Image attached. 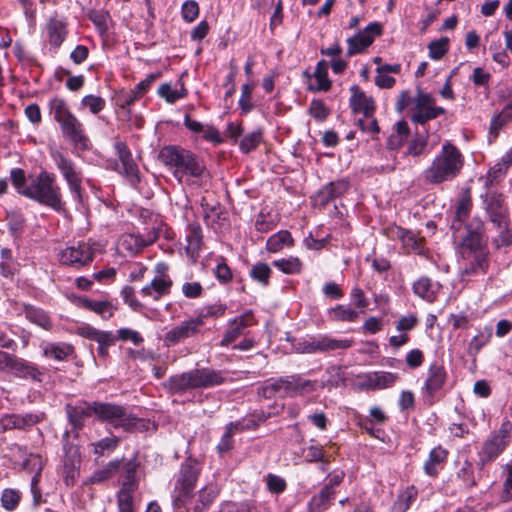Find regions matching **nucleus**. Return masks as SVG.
<instances>
[{
  "mask_svg": "<svg viewBox=\"0 0 512 512\" xmlns=\"http://www.w3.org/2000/svg\"><path fill=\"white\" fill-rule=\"evenodd\" d=\"M315 389L316 381L304 379L299 375H290L265 381L258 393L264 398L269 399L276 395L286 397L307 394L315 391Z\"/></svg>",
  "mask_w": 512,
  "mask_h": 512,
  "instance_id": "obj_5",
  "label": "nucleus"
},
{
  "mask_svg": "<svg viewBox=\"0 0 512 512\" xmlns=\"http://www.w3.org/2000/svg\"><path fill=\"white\" fill-rule=\"evenodd\" d=\"M263 140V130L258 128L251 133L246 134L239 141V149L242 153H249L255 150Z\"/></svg>",
  "mask_w": 512,
  "mask_h": 512,
  "instance_id": "obj_43",
  "label": "nucleus"
},
{
  "mask_svg": "<svg viewBox=\"0 0 512 512\" xmlns=\"http://www.w3.org/2000/svg\"><path fill=\"white\" fill-rule=\"evenodd\" d=\"M252 325V315L247 313L243 314L230 322V326L221 340V345L226 346L235 341L240 335L243 334L244 329Z\"/></svg>",
  "mask_w": 512,
  "mask_h": 512,
  "instance_id": "obj_24",
  "label": "nucleus"
},
{
  "mask_svg": "<svg viewBox=\"0 0 512 512\" xmlns=\"http://www.w3.org/2000/svg\"><path fill=\"white\" fill-rule=\"evenodd\" d=\"M237 428H238V424H234V423H229L226 426L225 433L223 434L220 442L217 445V449L220 453H225L232 448L233 435Z\"/></svg>",
  "mask_w": 512,
  "mask_h": 512,
  "instance_id": "obj_59",
  "label": "nucleus"
},
{
  "mask_svg": "<svg viewBox=\"0 0 512 512\" xmlns=\"http://www.w3.org/2000/svg\"><path fill=\"white\" fill-rule=\"evenodd\" d=\"M353 338H335L323 335V352L346 350L354 345Z\"/></svg>",
  "mask_w": 512,
  "mask_h": 512,
  "instance_id": "obj_48",
  "label": "nucleus"
},
{
  "mask_svg": "<svg viewBox=\"0 0 512 512\" xmlns=\"http://www.w3.org/2000/svg\"><path fill=\"white\" fill-rule=\"evenodd\" d=\"M411 121L424 125L430 120L445 114L443 107L437 106L435 99L428 93L419 90L412 100Z\"/></svg>",
  "mask_w": 512,
  "mask_h": 512,
  "instance_id": "obj_10",
  "label": "nucleus"
},
{
  "mask_svg": "<svg viewBox=\"0 0 512 512\" xmlns=\"http://www.w3.org/2000/svg\"><path fill=\"white\" fill-rule=\"evenodd\" d=\"M135 490L121 488L118 492L117 502L119 512H133V493Z\"/></svg>",
  "mask_w": 512,
  "mask_h": 512,
  "instance_id": "obj_58",
  "label": "nucleus"
},
{
  "mask_svg": "<svg viewBox=\"0 0 512 512\" xmlns=\"http://www.w3.org/2000/svg\"><path fill=\"white\" fill-rule=\"evenodd\" d=\"M507 168L500 161L497 162L492 168L489 169L485 177V187L489 188L495 183L499 182L507 172Z\"/></svg>",
  "mask_w": 512,
  "mask_h": 512,
  "instance_id": "obj_57",
  "label": "nucleus"
},
{
  "mask_svg": "<svg viewBox=\"0 0 512 512\" xmlns=\"http://www.w3.org/2000/svg\"><path fill=\"white\" fill-rule=\"evenodd\" d=\"M9 370L15 376L21 378H30L33 380H38L40 376V372L33 364L16 356H14Z\"/></svg>",
  "mask_w": 512,
  "mask_h": 512,
  "instance_id": "obj_31",
  "label": "nucleus"
},
{
  "mask_svg": "<svg viewBox=\"0 0 512 512\" xmlns=\"http://www.w3.org/2000/svg\"><path fill=\"white\" fill-rule=\"evenodd\" d=\"M186 242V250L189 254L194 255L200 250L202 244V230L200 225L191 224L187 227Z\"/></svg>",
  "mask_w": 512,
  "mask_h": 512,
  "instance_id": "obj_38",
  "label": "nucleus"
},
{
  "mask_svg": "<svg viewBox=\"0 0 512 512\" xmlns=\"http://www.w3.org/2000/svg\"><path fill=\"white\" fill-rule=\"evenodd\" d=\"M138 468V463L136 460H130L124 464V480L122 483V488H127L128 490H136L138 487L136 480V471Z\"/></svg>",
  "mask_w": 512,
  "mask_h": 512,
  "instance_id": "obj_52",
  "label": "nucleus"
},
{
  "mask_svg": "<svg viewBox=\"0 0 512 512\" xmlns=\"http://www.w3.org/2000/svg\"><path fill=\"white\" fill-rule=\"evenodd\" d=\"M120 438L116 436L105 437L96 442L91 443L93 452L97 455L103 456L106 453L113 452L119 445Z\"/></svg>",
  "mask_w": 512,
  "mask_h": 512,
  "instance_id": "obj_50",
  "label": "nucleus"
},
{
  "mask_svg": "<svg viewBox=\"0 0 512 512\" xmlns=\"http://www.w3.org/2000/svg\"><path fill=\"white\" fill-rule=\"evenodd\" d=\"M511 424L504 423L498 432L492 434L484 443L481 458L483 461L494 460L506 447Z\"/></svg>",
  "mask_w": 512,
  "mask_h": 512,
  "instance_id": "obj_14",
  "label": "nucleus"
},
{
  "mask_svg": "<svg viewBox=\"0 0 512 512\" xmlns=\"http://www.w3.org/2000/svg\"><path fill=\"white\" fill-rule=\"evenodd\" d=\"M74 346L66 342L46 343L43 346V354L47 358L56 361H64L74 354Z\"/></svg>",
  "mask_w": 512,
  "mask_h": 512,
  "instance_id": "obj_26",
  "label": "nucleus"
},
{
  "mask_svg": "<svg viewBox=\"0 0 512 512\" xmlns=\"http://www.w3.org/2000/svg\"><path fill=\"white\" fill-rule=\"evenodd\" d=\"M448 456L447 450L438 446L430 451L428 460L424 463V471L429 476H436L442 468Z\"/></svg>",
  "mask_w": 512,
  "mask_h": 512,
  "instance_id": "obj_27",
  "label": "nucleus"
},
{
  "mask_svg": "<svg viewBox=\"0 0 512 512\" xmlns=\"http://www.w3.org/2000/svg\"><path fill=\"white\" fill-rule=\"evenodd\" d=\"M450 40L448 37L431 41L428 48L429 58L435 61L441 60L449 51Z\"/></svg>",
  "mask_w": 512,
  "mask_h": 512,
  "instance_id": "obj_42",
  "label": "nucleus"
},
{
  "mask_svg": "<svg viewBox=\"0 0 512 512\" xmlns=\"http://www.w3.org/2000/svg\"><path fill=\"white\" fill-rule=\"evenodd\" d=\"M294 240L291 233L287 230H281L271 235L266 242V249L271 253H277L284 247H292Z\"/></svg>",
  "mask_w": 512,
  "mask_h": 512,
  "instance_id": "obj_32",
  "label": "nucleus"
},
{
  "mask_svg": "<svg viewBox=\"0 0 512 512\" xmlns=\"http://www.w3.org/2000/svg\"><path fill=\"white\" fill-rule=\"evenodd\" d=\"M214 275L220 282L224 284L232 280V271L223 258L217 259Z\"/></svg>",
  "mask_w": 512,
  "mask_h": 512,
  "instance_id": "obj_62",
  "label": "nucleus"
},
{
  "mask_svg": "<svg viewBox=\"0 0 512 512\" xmlns=\"http://www.w3.org/2000/svg\"><path fill=\"white\" fill-rule=\"evenodd\" d=\"M21 500L19 490L7 488L1 494V505L7 511H13L17 508Z\"/></svg>",
  "mask_w": 512,
  "mask_h": 512,
  "instance_id": "obj_54",
  "label": "nucleus"
},
{
  "mask_svg": "<svg viewBox=\"0 0 512 512\" xmlns=\"http://www.w3.org/2000/svg\"><path fill=\"white\" fill-rule=\"evenodd\" d=\"M219 494V488L214 483H209L198 492V500L194 512L206 510Z\"/></svg>",
  "mask_w": 512,
  "mask_h": 512,
  "instance_id": "obj_33",
  "label": "nucleus"
},
{
  "mask_svg": "<svg viewBox=\"0 0 512 512\" xmlns=\"http://www.w3.org/2000/svg\"><path fill=\"white\" fill-rule=\"evenodd\" d=\"M172 286V279H160L153 277L150 283L142 287L140 293L144 298H149L153 301H159L163 297L170 294Z\"/></svg>",
  "mask_w": 512,
  "mask_h": 512,
  "instance_id": "obj_20",
  "label": "nucleus"
},
{
  "mask_svg": "<svg viewBox=\"0 0 512 512\" xmlns=\"http://www.w3.org/2000/svg\"><path fill=\"white\" fill-rule=\"evenodd\" d=\"M272 265L282 273L289 275L299 274L303 268L302 261L295 256L275 260L272 262Z\"/></svg>",
  "mask_w": 512,
  "mask_h": 512,
  "instance_id": "obj_39",
  "label": "nucleus"
},
{
  "mask_svg": "<svg viewBox=\"0 0 512 512\" xmlns=\"http://www.w3.org/2000/svg\"><path fill=\"white\" fill-rule=\"evenodd\" d=\"M302 455L307 462H329L325 457L324 447L314 440H310V444L302 449Z\"/></svg>",
  "mask_w": 512,
  "mask_h": 512,
  "instance_id": "obj_45",
  "label": "nucleus"
},
{
  "mask_svg": "<svg viewBox=\"0 0 512 512\" xmlns=\"http://www.w3.org/2000/svg\"><path fill=\"white\" fill-rule=\"evenodd\" d=\"M446 380L447 373L445 368L437 363L431 364L427 372V378L422 387L425 398L429 399L432 403L434 396L443 388Z\"/></svg>",
  "mask_w": 512,
  "mask_h": 512,
  "instance_id": "obj_15",
  "label": "nucleus"
},
{
  "mask_svg": "<svg viewBox=\"0 0 512 512\" xmlns=\"http://www.w3.org/2000/svg\"><path fill=\"white\" fill-rule=\"evenodd\" d=\"M199 473L200 467L194 460L187 459L181 465L172 495L175 508H181L190 503Z\"/></svg>",
  "mask_w": 512,
  "mask_h": 512,
  "instance_id": "obj_7",
  "label": "nucleus"
},
{
  "mask_svg": "<svg viewBox=\"0 0 512 512\" xmlns=\"http://www.w3.org/2000/svg\"><path fill=\"white\" fill-rule=\"evenodd\" d=\"M67 31L65 24L58 19H51L48 24L49 42L54 47H59L65 40Z\"/></svg>",
  "mask_w": 512,
  "mask_h": 512,
  "instance_id": "obj_37",
  "label": "nucleus"
},
{
  "mask_svg": "<svg viewBox=\"0 0 512 512\" xmlns=\"http://www.w3.org/2000/svg\"><path fill=\"white\" fill-rule=\"evenodd\" d=\"M204 325L202 317L190 318L169 330L164 336L166 346H173L187 338L196 335Z\"/></svg>",
  "mask_w": 512,
  "mask_h": 512,
  "instance_id": "obj_12",
  "label": "nucleus"
},
{
  "mask_svg": "<svg viewBox=\"0 0 512 512\" xmlns=\"http://www.w3.org/2000/svg\"><path fill=\"white\" fill-rule=\"evenodd\" d=\"M71 432L65 431L63 434V449L65 453V464L75 467L80 463V452L77 446L70 443Z\"/></svg>",
  "mask_w": 512,
  "mask_h": 512,
  "instance_id": "obj_49",
  "label": "nucleus"
},
{
  "mask_svg": "<svg viewBox=\"0 0 512 512\" xmlns=\"http://www.w3.org/2000/svg\"><path fill=\"white\" fill-rule=\"evenodd\" d=\"M329 316L333 321L337 322H356L359 313L350 306L337 305L329 311Z\"/></svg>",
  "mask_w": 512,
  "mask_h": 512,
  "instance_id": "obj_40",
  "label": "nucleus"
},
{
  "mask_svg": "<svg viewBox=\"0 0 512 512\" xmlns=\"http://www.w3.org/2000/svg\"><path fill=\"white\" fill-rule=\"evenodd\" d=\"M457 477L462 480L465 487H473L476 484L473 475V466L468 461H465L457 471Z\"/></svg>",
  "mask_w": 512,
  "mask_h": 512,
  "instance_id": "obj_60",
  "label": "nucleus"
},
{
  "mask_svg": "<svg viewBox=\"0 0 512 512\" xmlns=\"http://www.w3.org/2000/svg\"><path fill=\"white\" fill-rule=\"evenodd\" d=\"M51 157L60 170L62 176L67 182L69 190L73 194L76 201H82V174L76 167L75 163L66 157L62 152L54 150L51 152Z\"/></svg>",
  "mask_w": 512,
  "mask_h": 512,
  "instance_id": "obj_9",
  "label": "nucleus"
},
{
  "mask_svg": "<svg viewBox=\"0 0 512 512\" xmlns=\"http://www.w3.org/2000/svg\"><path fill=\"white\" fill-rule=\"evenodd\" d=\"M43 420V414H4L0 418V427L3 431L19 429L26 430Z\"/></svg>",
  "mask_w": 512,
  "mask_h": 512,
  "instance_id": "obj_16",
  "label": "nucleus"
},
{
  "mask_svg": "<svg viewBox=\"0 0 512 512\" xmlns=\"http://www.w3.org/2000/svg\"><path fill=\"white\" fill-rule=\"evenodd\" d=\"M154 237L147 238L134 233H125L121 236L118 242L119 249L126 251L130 255H134L142 250L144 247L150 245L154 241Z\"/></svg>",
  "mask_w": 512,
  "mask_h": 512,
  "instance_id": "obj_22",
  "label": "nucleus"
},
{
  "mask_svg": "<svg viewBox=\"0 0 512 512\" xmlns=\"http://www.w3.org/2000/svg\"><path fill=\"white\" fill-rule=\"evenodd\" d=\"M294 349L303 354L323 353V335L301 339L294 345Z\"/></svg>",
  "mask_w": 512,
  "mask_h": 512,
  "instance_id": "obj_34",
  "label": "nucleus"
},
{
  "mask_svg": "<svg viewBox=\"0 0 512 512\" xmlns=\"http://www.w3.org/2000/svg\"><path fill=\"white\" fill-rule=\"evenodd\" d=\"M114 149L120 161V166L117 164L115 170L123 174L131 183H138L140 180L139 169L126 143L117 141Z\"/></svg>",
  "mask_w": 512,
  "mask_h": 512,
  "instance_id": "obj_13",
  "label": "nucleus"
},
{
  "mask_svg": "<svg viewBox=\"0 0 512 512\" xmlns=\"http://www.w3.org/2000/svg\"><path fill=\"white\" fill-rule=\"evenodd\" d=\"M463 167V156L459 149L446 141L431 165L424 171L423 178L429 184H440L454 179Z\"/></svg>",
  "mask_w": 512,
  "mask_h": 512,
  "instance_id": "obj_2",
  "label": "nucleus"
},
{
  "mask_svg": "<svg viewBox=\"0 0 512 512\" xmlns=\"http://www.w3.org/2000/svg\"><path fill=\"white\" fill-rule=\"evenodd\" d=\"M194 389L211 388L221 385L225 377L221 371L211 368H196L190 370Z\"/></svg>",
  "mask_w": 512,
  "mask_h": 512,
  "instance_id": "obj_18",
  "label": "nucleus"
},
{
  "mask_svg": "<svg viewBox=\"0 0 512 512\" xmlns=\"http://www.w3.org/2000/svg\"><path fill=\"white\" fill-rule=\"evenodd\" d=\"M350 107L353 113H362L364 117L374 115L376 105L371 96H368L357 85L351 87Z\"/></svg>",
  "mask_w": 512,
  "mask_h": 512,
  "instance_id": "obj_19",
  "label": "nucleus"
},
{
  "mask_svg": "<svg viewBox=\"0 0 512 512\" xmlns=\"http://www.w3.org/2000/svg\"><path fill=\"white\" fill-rule=\"evenodd\" d=\"M158 158L179 183L185 182L197 187L208 184L209 172L204 163L191 151L178 146H165L160 150Z\"/></svg>",
  "mask_w": 512,
  "mask_h": 512,
  "instance_id": "obj_1",
  "label": "nucleus"
},
{
  "mask_svg": "<svg viewBox=\"0 0 512 512\" xmlns=\"http://www.w3.org/2000/svg\"><path fill=\"white\" fill-rule=\"evenodd\" d=\"M22 195L49 206L56 211H60L63 208L61 190L56 183V177L54 174L46 171H42L32 178L28 188L22 191Z\"/></svg>",
  "mask_w": 512,
  "mask_h": 512,
  "instance_id": "obj_4",
  "label": "nucleus"
},
{
  "mask_svg": "<svg viewBox=\"0 0 512 512\" xmlns=\"http://www.w3.org/2000/svg\"><path fill=\"white\" fill-rule=\"evenodd\" d=\"M482 231L483 223L476 219L473 228H468V234L463 239V245L471 250L479 248L482 243Z\"/></svg>",
  "mask_w": 512,
  "mask_h": 512,
  "instance_id": "obj_46",
  "label": "nucleus"
},
{
  "mask_svg": "<svg viewBox=\"0 0 512 512\" xmlns=\"http://www.w3.org/2000/svg\"><path fill=\"white\" fill-rule=\"evenodd\" d=\"M307 88L314 92H327L331 88V81L328 78V63L321 60L317 63L312 75H308Z\"/></svg>",
  "mask_w": 512,
  "mask_h": 512,
  "instance_id": "obj_21",
  "label": "nucleus"
},
{
  "mask_svg": "<svg viewBox=\"0 0 512 512\" xmlns=\"http://www.w3.org/2000/svg\"><path fill=\"white\" fill-rule=\"evenodd\" d=\"M26 317L34 324L49 330L51 328V321L48 315L41 309L34 307L26 308Z\"/></svg>",
  "mask_w": 512,
  "mask_h": 512,
  "instance_id": "obj_53",
  "label": "nucleus"
},
{
  "mask_svg": "<svg viewBox=\"0 0 512 512\" xmlns=\"http://www.w3.org/2000/svg\"><path fill=\"white\" fill-rule=\"evenodd\" d=\"M440 289V284L437 282H433L428 277H420L413 284L414 293L424 299L425 301L432 303L436 300L437 293Z\"/></svg>",
  "mask_w": 512,
  "mask_h": 512,
  "instance_id": "obj_25",
  "label": "nucleus"
},
{
  "mask_svg": "<svg viewBox=\"0 0 512 512\" xmlns=\"http://www.w3.org/2000/svg\"><path fill=\"white\" fill-rule=\"evenodd\" d=\"M158 94L160 97L164 98L168 103L173 104L177 100L182 99L186 96V89L183 84H181L180 89L172 88V86L168 83L162 84L158 88Z\"/></svg>",
  "mask_w": 512,
  "mask_h": 512,
  "instance_id": "obj_51",
  "label": "nucleus"
},
{
  "mask_svg": "<svg viewBox=\"0 0 512 512\" xmlns=\"http://www.w3.org/2000/svg\"><path fill=\"white\" fill-rule=\"evenodd\" d=\"M181 14L185 21L193 22L199 15V6L193 0L185 1L181 7Z\"/></svg>",
  "mask_w": 512,
  "mask_h": 512,
  "instance_id": "obj_64",
  "label": "nucleus"
},
{
  "mask_svg": "<svg viewBox=\"0 0 512 512\" xmlns=\"http://www.w3.org/2000/svg\"><path fill=\"white\" fill-rule=\"evenodd\" d=\"M82 105L88 107L91 113L97 114L102 111L105 107V100L102 97L95 95H87L82 101Z\"/></svg>",
  "mask_w": 512,
  "mask_h": 512,
  "instance_id": "obj_63",
  "label": "nucleus"
},
{
  "mask_svg": "<svg viewBox=\"0 0 512 512\" xmlns=\"http://www.w3.org/2000/svg\"><path fill=\"white\" fill-rule=\"evenodd\" d=\"M349 189V182L340 179L334 182H331L324 186L318 193V197L322 204L329 202L330 200L343 195Z\"/></svg>",
  "mask_w": 512,
  "mask_h": 512,
  "instance_id": "obj_30",
  "label": "nucleus"
},
{
  "mask_svg": "<svg viewBox=\"0 0 512 512\" xmlns=\"http://www.w3.org/2000/svg\"><path fill=\"white\" fill-rule=\"evenodd\" d=\"M492 338V327L485 326L475 335L468 344L467 353L472 357H476L480 350L486 346Z\"/></svg>",
  "mask_w": 512,
  "mask_h": 512,
  "instance_id": "obj_35",
  "label": "nucleus"
},
{
  "mask_svg": "<svg viewBox=\"0 0 512 512\" xmlns=\"http://www.w3.org/2000/svg\"><path fill=\"white\" fill-rule=\"evenodd\" d=\"M335 494V490L330 489V487L324 486L318 495L314 496L310 501V507L313 511L321 512L325 510L331 500L333 499Z\"/></svg>",
  "mask_w": 512,
  "mask_h": 512,
  "instance_id": "obj_44",
  "label": "nucleus"
},
{
  "mask_svg": "<svg viewBox=\"0 0 512 512\" xmlns=\"http://www.w3.org/2000/svg\"><path fill=\"white\" fill-rule=\"evenodd\" d=\"M65 410L68 422L73 428V437L77 438L79 436V431L85 425L86 419L94 414L92 409V402H84L75 406L68 404Z\"/></svg>",
  "mask_w": 512,
  "mask_h": 512,
  "instance_id": "obj_17",
  "label": "nucleus"
},
{
  "mask_svg": "<svg viewBox=\"0 0 512 512\" xmlns=\"http://www.w3.org/2000/svg\"><path fill=\"white\" fill-rule=\"evenodd\" d=\"M94 415L101 422L110 424L115 429L132 431L137 427L140 419L130 413L125 407L114 403L92 402Z\"/></svg>",
  "mask_w": 512,
  "mask_h": 512,
  "instance_id": "obj_6",
  "label": "nucleus"
},
{
  "mask_svg": "<svg viewBox=\"0 0 512 512\" xmlns=\"http://www.w3.org/2000/svg\"><path fill=\"white\" fill-rule=\"evenodd\" d=\"M381 34V25L377 22L368 24L364 30L347 39V56L362 53Z\"/></svg>",
  "mask_w": 512,
  "mask_h": 512,
  "instance_id": "obj_11",
  "label": "nucleus"
},
{
  "mask_svg": "<svg viewBox=\"0 0 512 512\" xmlns=\"http://www.w3.org/2000/svg\"><path fill=\"white\" fill-rule=\"evenodd\" d=\"M98 252H102L101 244L91 241L79 242L61 250L59 261L63 265L79 269L90 264Z\"/></svg>",
  "mask_w": 512,
  "mask_h": 512,
  "instance_id": "obj_8",
  "label": "nucleus"
},
{
  "mask_svg": "<svg viewBox=\"0 0 512 512\" xmlns=\"http://www.w3.org/2000/svg\"><path fill=\"white\" fill-rule=\"evenodd\" d=\"M252 89L253 86L251 84H244L241 87L239 106L245 114L249 113L253 109V103L251 102Z\"/></svg>",
  "mask_w": 512,
  "mask_h": 512,
  "instance_id": "obj_61",
  "label": "nucleus"
},
{
  "mask_svg": "<svg viewBox=\"0 0 512 512\" xmlns=\"http://www.w3.org/2000/svg\"><path fill=\"white\" fill-rule=\"evenodd\" d=\"M116 337L110 331H103L102 334L97 337L96 341L98 343V355L106 359L109 355L108 348L114 344Z\"/></svg>",
  "mask_w": 512,
  "mask_h": 512,
  "instance_id": "obj_56",
  "label": "nucleus"
},
{
  "mask_svg": "<svg viewBox=\"0 0 512 512\" xmlns=\"http://www.w3.org/2000/svg\"><path fill=\"white\" fill-rule=\"evenodd\" d=\"M49 111L53 119L59 124L63 135L77 148L86 149L88 137L84 133L82 123L71 112L67 102L55 97L49 101Z\"/></svg>",
  "mask_w": 512,
  "mask_h": 512,
  "instance_id": "obj_3",
  "label": "nucleus"
},
{
  "mask_svg": "<svg viewBox=\"0 0 512 512\" xmlns=\"http://www.w3.org/2000/svg\"><path fill=\"white\" fill-rule=\"evenodd\" d=\"M487 213L490 221L498 229H506L508 226L507 208L500 197H492L487 204Z\"/></svg>",
  "mask_w": 512,
  "mask_h": 512,
  "instance_id": "obj_23",
  "label": "nucleus"
},
{
  "mask_svg": "<svg viewBox=\"0 0 512 512\" xmlns=\"http://www.w3.org/2000/svg\"><path fill=\"white\" fill-rule=\"evenodd\" d=\"M397 379V374L387 371H376L366 375L367 384L372 389L390 388L395 384Z\"/></svg>",
  "mask_w": 512,
  "mask_h": 512,
  "instance_id": "obj_29",
  "label": "nucleus"
},
{
  "mask_svg": "<svg viewBox=\"0 0 512 512\" xmlns=\"http://www.w3.org/2000/svg\"><path fill=\"white\" fill-rule=\"evenodd\" d=\"M418 495L417 489L414 486L407 487L403 492L398 495L394 503V510L396 512L407 511L412 503L416 500Z\"/></svg>",
  "mask_w": 512,
  "mask_h": 512,
  "instance_id": "obj_41",
  "label": "nucleus"
},
{
  "mask_svg": "<svg viewBox=\"0 0 512 512\" xmlns=\"http://www.w3.org/2000/svg\"><path fill=\"white\" fill-rule=\"evenodd\" d=\"M164 387L173 394L183 393L187 390L194 389L191 372L187 371L181 374L171 376L165 383Z\"/></svg>",
  "mask_w": 512,
  "mask_h": 512,
  "instance_id": "obj_28",
  "label": "nucleus"
},
{
  "mask_svg": "<svg viewBox=\"0 0 512 512\" xmlns=\"http://www.w3.org/2000/svg\"><path fill=\"white\" fill-rule=\"evenodd\" d=\"M119 460H113L105 465L103 468L96 470L89 478L90 483L96 484L101 483L111 477H113L120 467Z\"/></svg>",
  "mask_w": 512,
  "mask_h": 512,
  "instance_id": "obj_47",
  "label": "nucleus"
},
{
  "mask_svg": "<svg viewBox=\"0 0 512 512\" xmlns=\"http://www.w3.org/2000/svg\"><path fill=\"white\" fill-rule=\"evenodd\" d=\"M82 305L84 308L93 311L104 319L111 318L116 310L109 301H95L85 298L82 300Z\"/></svg>",
  "mask_w": 512,
  "mask_h": 512,
  "instance_id": "obj_36",
  "label": "nucleus"
},
{
  "mask_svg": "<svg viewBox=\"0 0 512 512\" xmlns=\"http://www.w3.org/2000/svg\"><path fill=\"white\" fill-rule=\"evenodd\" d=\"M271 273L272 271L268 264L258 262L252 267L250 277L260 284L267 286L269 284Z\"/></svg>",
  "mask_w": 512,
  "mask_h": 512,
  "instance_id": "obj_55",
  "label": "nucleus"
}]
</instances>
